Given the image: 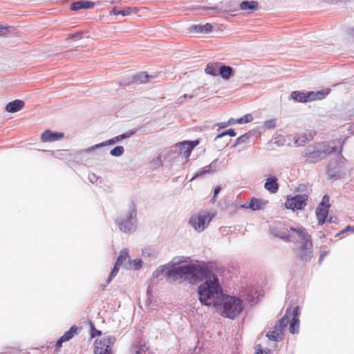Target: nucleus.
Returning a JSON list of instances; mask_svg holds the SVG:
<instances>
[{"label":"nucleus","instance_id":"1a4fd4ad","mask_svg":"<svg viewBox=\"0 0 354 354\" xmlns=\"http://www.w3.org/2000/svg\"><path fill=\"white\" fill-rule=\"evenodd\" d=\"M114 337L107 335L100 339H96L94 346V354H112L111 345L114 344Z\"/></svg>","mask_w":354,"mask_h":354},{"label":"nucleus","instance_id":"f8f14e48","mask_svg":"<svg viewBox=\"0 0 354 354\" xmlns=\"http://www.w3.org/2000/svg\"><path fill=\"white\" fill-rule=\"evenodd\" d=\"M132 134H133L132 131H129V132L120 134V135L117 136L111 139L105 140L101 143L95 145L93 146H91V147L87 148L86 151L88 153H91L93 150L102 149V147L108 146V145H113L124 139L131 137L132 136Z\"/></svg>","mask_w":354,"mask_h":354},{"label":"nucleus","instance_id":"c85d7f7f","mask_svg":"<svg viewBox=\"0 0 354 354\" xmlns=\"http://www.w3.org/2000/svg\"><path fill=\"white\" fill-rule=\"evenodd\" d=\"M149 81V75L146 73H140L133 77V82L138 84L146 83Z\"/></svg>","mask_w":354,"mask_h":354},{"label":"nucleus","instance_id":"3c124183","mask_svg":"<svg viewBox=\"0 0 354 354\" xmlns=\"http://www.w3.org/2000/svg\"><path fill=\"white\" fill-rule=\"evenodd\" d=\"M110 14L113 15H120V10H118V8L115 7L111 10Z\"/></svg>","mask_w":354,"mask_h":354},{"label":"nucleus","instance_id":"ea45409f","mask_svg":"<svg viewBox=\"0 0 354 354\" xmlns=\"http://www.w3.org/2000/svg\"><path fill=\"white\" fill-rule=\"evenodd\" d=\"M294 140H295V144L297 146H300L307 140V138H306V135L302 136L301 138L298 136H295Z\"/></svg>","mask_w":354,"mask_h":354},{"label":"nucleus","instance_id":"bb28decb","mask_svg":"<svg viewBox=\"0 0 354 354\" xmlns=\"http://www.w3.org/2000/svg\"><path fill=\"white\" fill-rule=\"evenodd\" d=\"M142 257L145 259H156L157 257V252L152 248L147 247L142 250Z\"/></svg>","mask_w":354,"mask_h":354},{"label":"nucleus","instance_id":"aec40b11","mask_svg":"<svg viewBox=\"0 0 354 354\" xmlns=\"http://www.w3.org/2000/svg\"><path fill=\"white\" fill-rule=\"evenodd\" d=\"M95 3L87 1H79L73 3L71 5V9L73 10H79L80 9H90L94 7Z\"/></svg>","mask_w":354,"mask_h":354},{"label":"nucleus","instance_id":"2eb2a0df","mask_svg":"<svg viewBox=\"0 0 354 354\" xmlns=\"http://www.w3.org/2000/svg\"><path fill=\"white\" fill-rule=\"evenodd\" d=\"M64 138V133L61 132H53L50 130L44 131L41 139L44 142H53Z\"/></svg>","mask_w":354,"mask_h":354},{"label":"nucleus","instance_id":"603ef678","mask_svg":"<svg viewBox=\"0 0 354 354\" xmlns=\"http://www.w3.org/2000/svg\"><path fill=\"white\" fill-rule=\"evenodd\" d=\"M216 125L221 129H224L228 126V124H227V122H219Z\"/></svg>","mask_w":354,"mask_h":354},{"label":"nucleus","instance_id":"58836bf2","mask_svg":"<svg viewBox=\"0 0 354 354\" xmlns=\"http://www.w3.org/2000/svg\"><path fill=\"white\" fill-rule=\"evenodd\" d=\"M225 136H230L234 137L236 136V132L233 129H229L216 136V139L221 138Z\"/></svg>","mask_w":354,"mask_h":354},{"label":"nucleus","instance_id":"f03ea898","mask_svg":"<svg viewBox=\"0 0 354 354\" xmlns=\"http://www.w3.org/2000/svg\"><path fill=\"white\" fill-rule=\"evenodd\" d=\"M192 259L187 256L175 257L168 263L158 267L152 277L158 279L165 275L168 281L178 283L185 281H194L197 267L196 263L192 262Z\"/></svg>","mask_w":354,"mask_h":354},{"label":"nucleus","instance_id":"5fc2aeb1","mask_svg":"<svg viewBox=\"0 0 354 354\" xmlns=\"http://www.w3.org/2000/svg\"><path fill=\"white\" fill-rule=\"evenodd\" d=\"M328 254L327 252H324L322 254H321L320 257H319V261L321 262V261H322V259H324V257L325 256H326Z\"/></svg>","mask_w":354,"mask_h":354},{"label":"nucleus","instance_id":"a19ab883","mask_svg":"<svg viewBox=\"0 0 354 354\" xmlns=\"http://www.w3.org/2000/svg\"><path fill=\"white\" fill-rule=\"evenodd\" d=\"M275 126H276V120H274V119L268 120L264 122V123H263V127L268 129H274L275 127Z\"/></svg>","mask_w":354,"mask_h":354},{"label":"nucleus","instance_id":"72a5a7b5","mask_svg":"<svg viewBox=\"0 0 354 354\" xmlns=\"http://www.w3.org/2000/svg\"><path fill=\"white\" fill-rule=\"evenodd\" d=\"M124 152V149L122 146H117L111 150L110 154L114 157H120Z\"/></svg>","mask_w":354,"mask_h":354},{"label":"nucleus","instance_id":"13d9d810","mask_svg":"<svg viewBox=\"0 0 354 354\" xmlns=\"http://www.w3.org/2000/svg\"><path fill=\"white\" fill-rule=\"evenodd\" d=\"M244 138H245V136H244L239 137V138L237 139V142H239V143H241V142H243V140H244Z\"/></svg>","mask_w":354,"mask_h":354},{"label":"nucleus","instance_id":"09e8293b","mask_svg":"<svg viewBox=\"0 0 354 354\" xmlns=\"http://www.w3.org/2000/svg\"><path fill=\"white\" fill-rule=\"evenodd\" d=\"M236 121H237V119L231 118L228 121H227V124H228V126H230V125L238 124V122H236Z\"/></svg>","mask_w":354,"mask_h":354},{"label":"nucleus","instance_id":"9d476101","mask_svg":"<svg viewBox=\"0 0 354 354\" xmlns=\"http://www.w3.org/2000/svg\"><path fill=\"white\" fill-rule=\"evenodd\" d=\"M308 198V195L305 194L288 196L286 200L285 207L292 211L301 210L306 207Z\"/></svg>","mask_w":354,"mask_h":354},{"label":"nucleus","instance_id":"6e6552de","mask_svg":"<svg viewBox=\"0 0 354 354\" xmlns=\"http://www.w3.org/2000/svg\"><path fill=\"white\" fill-rule=\"evenodd\" d=\"M330 92L329 89H324L318 91L300 92L293 91L291 97L299 102H308L313 100H322Z\"/></svg>","mask_w":354,"mask_h":354},{"label":"nucleus","instance_id":"cd10ccee","mask_svg":"<svg viewBox=\"0 0 354 354\" xmlns=\"http://www.w3.org/2000/svg\"><path fill=\"white\" fill-rule=\"evenodd\" d=\"M129 252L127 249H123L120 251V254L116 260V262L118 264L120 265H124L125 262L129 261Z\"/></svg>","mask_w":354,"mask_h":354},{"label":"nucleus","instance_id":"f704fd0d","mask_svg":"<svg viewBox=\"0 0 354 354\" xmlns=\"http://www.w3.org/2000/svg\"><path fill=\"white\" fill-rule=\"evenodd\" d=\"M120 266V264H118L117 263H115L113 268L112 269L109 274V277L107 279V283H109L112 281V279L118 274Z\"/></svg>","mask_w":354,"mask_h":354},{"label":"nucleus","instance_id":"de8ad7c7","mask_svg":"<svg viewBox=\"0 0 354 354\" xmlns=\"http://www.w3.org/2000/svg\"><path fill=\"white\" fill-rule=\"evenodd\" d=\"M221 191V187L219 186H217L214 188V195H213V197H212V200L214 201L215 198L216 197V196L218 194V193L220 192Z\"/></svg>","mask_w":354,"mask_h":354},{"label":"nucleus","instance_id":"a878e982","mask_svg":"<svg viewBox=\"0 0 354 354\" xmlns=\"http://www.w3.org/2000/svg\"><path fill=\"white\" fill-rule=\"evenodd\" d=\"M219 68L220 66L218 64H209L207 65L205 71L207 74L216 76L218 75Z\"/></svg>","mask_w":354,"mask_h":354},{"label":"nucleus","instance_id":"4c0bfd02","mask_svg":"<svg viewBox=\"0 0 354 354\" xmlns=\"http://www.w3.org/2000/svg\"><path fill=\"white\" fill-rule=\"evenodd\" d=\"M206 167L207 169H208L209 173L216 171L219 167L218 160H214L209 165H207Z\"/></svg>","mask_w":354,"mask_h":354},{"label":"nucleus","instance_id":"5701e85b","mask_svg":"<svg viewBox=\"0 0 354 354\" xmlns=\"http://www.w3.org/2000/svg\"><path fill=\"white\" fill-rule=\"evenodd\" d=\"M217 9L223 12H230L236 11L237 10V6L234 1H229L226 2L225 4L221 6H218Z\"/></svg>","mask_w":354,"mask_h":354},{"label":"nucleus","instance_id":"bf43d9fd","mask_svg":"<svg viewBox=\"0 0 354 354\" xmlns=\"http://www.w3.org/2000/svg\"><path fill=\"white\" fill-rule=\"evenodd\" d=\"M183 97H185V98H186V97L192 98V95H187V94H185V95H183Z\"/></svg>","mask_w":354,"mask_h":354},{"label":"nucleus","instance_id":"e433bc0d","mask_svg":"<svg viewBox=\"0 0 354 354\" xmlns=\"http://www.w3.org/2000/svg\"><path fill=\"white\" fill-rule=\"evenodd\" d=\"M68 151L66 150H58L53 152V156L60 159H67Z\"/></svg>","mask_w":354,"mask_h":354},{"label":"nucleus","instance_id":"20e7f679","mask_svg":"<svg viewBox=\"0 0 354 354\" xmlns=\"http://www.w3.org/2000/svg\"><path fill=\"white\" fill-rule=\"evenodd\" d=\"M214 308L223 317L234 319L242 311L243 306L239 298L223 294Z\"/></svg>","mask_w":354,"mask_h":354},{"label":"nucleus","instance_id":"39448f33","mask_svg":"<svg viewBox=\"0 0 354 354\" xmlns=\"http://www.w3.org/2000/svg\"><path fill=\"white\" fill-rule=\"evenodd\" d=\"M115 223L119 230L124 234H132L136 231L138 221L133 202L129 203L127 211L117 218Z\"/></svg>","mask_w":354,"mask_h":354},{"label":"nucleus","instance_id":"a211bd4d","mask_svg":"<svg viewBox=\"0 0 354 354\" xmlns=\"http://www.w3.org/2000/svg\"><path fill=\"white\" fill-rule=\"evenodd\" d=\"M266 336L269 339L278 342L283 338V333L280 327L275 325L268 332Z\"/></svg>","mask_w":354,"mask_h":354},{"label":"nucleus","instance_id":"7ed1b4c3","mask_svg":"<svg viewBox=\"0 0 354 354\" xmlns=\"http://www.w3.org/2000/svg\"><path fill=\"white\" fill-rule=\"evenodd\" d=\"M288 235L281 236L282 239L286 241H297L299 243L297 253L299 258L304 261H308L311 257L313 252V243L310 239V235L303 227H290L287 230Z\"/></svg>","mask_w":354,"mask_h":354},{"label":"nucleus","instance_id":"49530a36","mask_svg":"<svg viewBox=\"0 0 354 354\" xmlns=\"http://www.w3.org/2000/svg\"><path fill=\"white\" fill-rule=\"evenodd\" d=\"M65 342V341L62 338L60 337L56 342V344H55V348L57 350H58L62 345V344Z\"/></svg>","mask_w":354,"mask_h":354},{"label":"nucleus","instance_id":"423d86ee","mask_svg":"<svg viewBox=\"0 0 354 354\" xmlns=\"http://www.w3.org/2000/svg\"><path fill=\"white\" fill-rule=\"evenodd\" d=\"M333 152H341V147L339 149L337 147L330 146L326 143H318L313 146H308L304 151L303 156L306 157L309 162H315Z\"/></svg>","mask_w":354,"mask_h":354},{"label":"nucleus","instance_id":"79ce46f5","mask_svg":"<svg viewBox=\"0 0 354 354\" xmlns=\"http://www.w3.org/2000/svg\"><path fill=\"white\" fill-rule=\"evenodd\" d=\"M207 173H209L208 169H207V167H204L203 168H202L201 169H200L199 171H198L194 175V176L192 177V180L205 174H207Z\"/></svg>","mask_w":354,"mask_h":354},{"label":"nucleus","instance_id":"2f4dec72","mask_svg":"<svg viewBox=\"0 0 354 354\" xmlns=\"http://www.w3.org/2000/svg\"><path fill=\"white\" fill-rule=\"evenodd\" d=\"M289 311L287 310L286 315L280 319L278 324L276 325L280 327L281 331L283 332L284 328L288 326V324L290 322V317H288Z\"/></svg>","mask_w":354,"mask_h":354},{"label":"nucleus","instance_id":"b1692460","mask_svg":"<svg viewBox=\"0 0 354 354\" xmlns=\"http://www.w3.org/2000/svg\"><path fill=\"white\" fill-rule=\"evenodd\" d=\"M258 6V3L254 1H243L240 4V9L242 10H254Z\"/></svg>","mask_w":354,"mask_h":354},{"label":"nucleus","instance_id":"393cba45","mask_svg":"<svg viewBox=\"0 0 354 354\" xmlns=\"http://www.w3.org/2000/svg\"><path fill=\"white\" fill-rule=\"evenodd\" d=\"M232 73V68L228 66H220L218 75L223 79L228 80Z\"/></svg>","mask_w":354,"mask_h":354},{"label":"nucleus","instance_id":"f3484780","mask_svg":"<svg viewBox=\"0 0 354 354\" xmlns=\"http://www.w3.org/2000/svg\"><path fill=\"white\" fill-rule=\"evenodd\" d=\"M131 354H148V348L143 341L136 340L132 344Z\"/></svg>","mask_w":354,"mask_h":354},{"label":"nucleus","instance_id":"473e14b6","mask_svg":"<svg viewBox=\"0 0 354 354\" xmlns=\"http://www.w3.org/2000/svg\"><path fill=\"white\" fill-rule=\"evenodd\" d=\"M131 13L137 14L138 13L137 8L125 7L122 10H120V15H121L123 17L128 16Z\"/></svg>","mask_w":354,"mask_h":354},{"label":"nucleus","instance_id":"f257e3e1","mask_svg":"<svg viewBox=\"0 0 354 354\" xmlns=\"http://www.w3.org/2000/svg\"><path fill=\"white\" fill-rule=\"evenodd\" d=\"M196 263V270L194 281H185V283L195 285L201 281L198 287V295L201 304L214 307L223 295L222 287L216 274H214L207 263L192 259Z\"/></svg>","mask_w":354,"mask_h":354},{"label":"nucleus","instance_id":"a18cd8bd","mask_svg":"<svg viewBox=\"0 0 354 354\" xmlns=\"http://www.w3.org/2000/svg\"><path fill=\"white\" fill-rule=\"evenodd\" d=\"M100 149H95V150H93L92 151L91 153H88L86 151V149H85V152L88 154V155H93V156H99L101 154L100 153Z\"/></svg>","mask_w":354,"mask_h":354},{"label":"nucleus","instance_id":"c9c22d12","mask_svg":"<svg viewBox=\"0 0 354 354\" xmlns=\"http://www.w3.org/2000/svg\"><path fill=\"white\" fill-rule=\"evenodd\" d=\"M253 120V117L251 114L248 113L244 115L243 117L237 119L238 124H245L250 122Z\"/></svg>","mask_w":354,"mask_h":354},{"label":"nucleus","instance_id":"9b49d317","mask_svg":"<svg viewBox=\"0 0 354 354\" xmlns=\"http://www.w3.org/2000/svg\"><path fill=\"white\" fill-rule=\"evenodd\" d=\"M330 207L329 197L327 195L324 196L322 202L319 204L316 209V216L318 220V224L322 225L328 214Z\"/></svg>","mask_w":354,"mask_h":354},{"label":"nucleus","instance_id":"c756f323","mask_svg":"<svg viewBox=\"0 0 354 354\" xmlns=\"http://www.w3.org/2000/svg\"><path fill=\"white\" fill-rule=\"evenodd\" d=\"M194 29L196 32L200 33H207L212 31V26L210 24H206L205 25H196L194 26Z\"/></svg>","mask_w":354,"mask_h":354},{"label":"nucleus","instance_id":"8fccbe9b","mask_svg":"<svg viewBox=\"0 0 354 354\" xmlns=\"http://www.w3.org/2000/svg\"><path fill=\"white\" fill-rule=\"evenodd\" d=\"M90 181L93 183L97 181V177L95 174H91L88 176Z\"/></svg>","mask_w":354,"mask_h":354},{"label":"nucleus","instance_id":"412c9836","mask_svg":"<svg viewBox=\"0 0 354 354\" xmlns=\"http://www.w3.org/2000/svg\"><path fill=\"white\" fill-rule=\"evenodd\" d=\"M266 205V202L261 199L252 198L249 201L250 209L253 211L261 209Z\"/></svg>","mask_w":354,"mask_h":354},{"label":"nucleus","instance_id":"4468645a","mask_svg":"<svg viewBox=\"0 0 354 354\" xmlns=\"http://www.w3.org/2000/svg\"><path fill=\"white\" fill-rule=\"evenodd\" d=\"M299 315V308L296 306L293 308L290 316L291 320L290 322V332L292 334L298 333L299 328V319L298 318Z\"/></svg>","mask_w":354,"mask_h":354},{"label":"nucleus","instance_id":"4d7b16f0","mask_svg":"<svg viewBox=\"0 0 354 354\" xmlns=\"http://www.w3.org/2000/svg\"><path fill=\"white\" fill-rule=\"evenodd\" d=\"M101 334V332L97 330H95L92 334L93 337H95V335H100Z\"/></svg>","mask_w":354,"mask_h":354},{"label":"nucleus","instance_id":"dca6fc26","mask_svg":"<svg viewBox=\"0 0 354 354\" xmlns=\"http://www.w3.org/2000/svg\"><path fill=\"white\" fill-rule=\"evenodd\" d=\"M264 188L271 194H275L279 190L277 178L275 176H270L266 178Z\"/></svg>","mask_w":354,"mask_h":354},{"label":"nucleus","instance_id":"ddd939ff","mask_svg":"<svg viewBox=\"0 0 354 354\" xmlns=\"http://www.w3.org/2000/svg\"><path fill=\"white\" fill-rule=\"evenodd\" d=\"M196 144L197 142L185 141L177 144L176 146L179 147L180 156L185 160H187Z\"/></svg>","mask_w":354,"mask_h":354},{"label":"nucleus","instance_id":"6ab92c4d","mask_svg":"<svg viewBox=\"0 0 354 354\" xmlns=\"http://www.w3.org/2000/svg\"><path fill=\"white\" fill-rule=\"evenodd\" d=\"M24 105V102L20 100H15L9 102L6 107V110L9 113H15L20 111Z\"/></svg>","mask_w":354,"mask_h":354},{"label":"nucleus","instance_id":"6e6d98bb","mask_svg":"<svg viewBox=\"0 0 354 354\" xmlns=\"http://www.w3.org/2000/svg\"><path fill=\"white\" fill-rule=\"evenodd\" d=\"M241 207V208H243V209H250L249 202L243 204Z\"/></svg>","mask_w":354,"mask_h":354},{"label":"nucleus","instance_id":"864d4df0","mask_svg":"<svg viewBox=\"0 0 354 354\" xmlns=\"http://www.w3.org/2000/svg\"><path fill=\"white\" fill-rule=\"evenodd\" d=\"M6 34V28L3 26H0V35H5Z\"/></svg>","mask_w":354,"mask_h":354},{"label":"nucleus","instance_id":"0eeeda50","mask_svg":"<svg viewBox=\"0 0 354 354\" xmlns=\"http://www.w3.org/2000/svg\"><path fill=\"white\" fill-rule=\"evenodd\" d=\"M212 219V216L210 213L205 210L192 215L189 223L196 232L201 233L207 227Z\"/></svg>","mask_w":354,"mask_h":354},{"label":"nucleus","instance_id":"4be33fe9","mask_svg":"<svg viewBox=\"0 0 354 354\" xmlns=\"http://www.w3.org/2000/svg\"><path fill=\"white\" fill-rule=\"evenodd\" d=\"M142 261L140 259H136L133 260L129 259V261L124 264V267L127 270H138L142 267Z\"/></svg>","mask_w":354,"mask_h":354},{"label":"nucleus","instance_id":"37998d69","mask_svg":"<svg viewBox=\"0 0 354 354\" xmlns=\"http://www.w3.org/2000/svg\"><path fill=\"white\" fill-rule=\"evenodd\" d=\"M270 350L268 349H263L262 346L259 344L255 347V353L254 354H269Z\"/></svg>","mask_w":354,"mask_h":354},{"label":"nucleus","instance_id":"c03bdc74","mask_svg":"<svg viewBox=\"0 0 354 354\" xmlns=\"http://www.w3.org/2000/svg\"><path fill=\"white\" fill-rule=\"evenodd\" d=\"M346 232H351L354 233V226H347L345 229L340 232V234H344Z\"/></svg>","mask_w":354,"mask_h":354},{"label":"nucleus","instance_id":"7c9ffc66","mask_svg":"<svg viewBox=\"0 0 354 354\" xmlns=\"http://www.w3.org/2000/svg\"><path fill=\"white\" fill-rule=\"evenodd\" d=\"M78 328L75 326H73L68 331H66L61 337L65 341L67 342L70 340L75 334L77 333Z\"/></svg>","mask_w":354,"mask_h":354}]
</instances>
